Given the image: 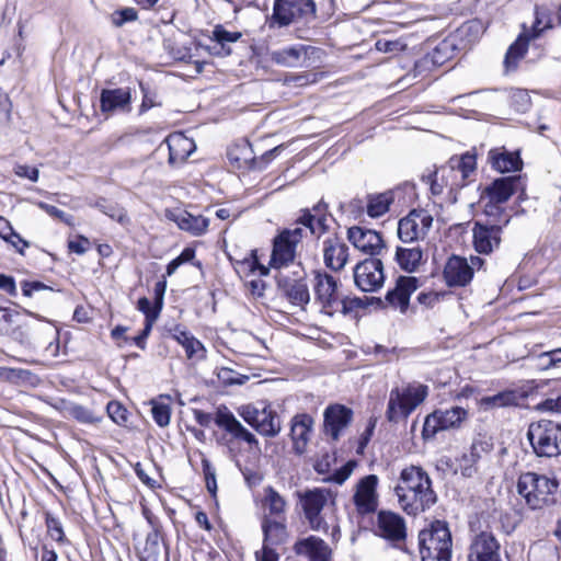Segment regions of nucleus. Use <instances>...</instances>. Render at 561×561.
I'll return each mask as SVG.
<instances>
[{
    "mask_svg": "<svg viewBox=\"0 0 561 561\" xmlns=\"http://www.w3.org/2000/svg\"><path fill=\"white\" fill-rule=\"evenodd\" d=\"M237 412L262 436L275 437L282 430L280 419L270 404H244L239 407Z\"/></svg>",
    "mask_w": 561,
    "mask_h": 561,
    "instance_id": "1a4fd4ad",
    "label": "nucleus"
},
{
    "mask_svg": "<svg viewBox=\"0 0 561 561\" xmlns=\"http://www.w3.org/2000/svg\"><path fill=\"white\" fill-rule=\"evenodd\" d=\"M500 549L501 545L494 534L482 530L471 537L467 561H502Z\"/></svg>",
    "mask_w": 561,
    "mask_h": 561,
    "instance_id": "f8f14e48",
    "label": "nucleus"
},
{
    "mask_svg": "<svg viewBox=\"0 0 561 561\" xmlns=\"http://www.w3.org/2000/svg\"><path fill=\"white\" fill-rule=\"evenodd\" d=\"M456 45L450 39L440 42L431 53V60L434 65L442 66L454 57Z\"/></svg>",
    "mask_w": 561,
    "mask_h": 561,
    "instance_id": "3c124183",
    "label": "nucleus"
},
{
    "mask_svg": "<svg viewBox=\"0 0 561 561\" xmlns=\"http://www.w3.org/2000/svg\"><path fill=\"white\" fill-rule=\"evenodd\" d=\"M39 207L49 216L57 218L69 226L72 225L73 217L65 213L64 210L59 209L58 207L46 203H39Z\"/></svg>",
    "mask_w": 561,
    "mask_h": 561,
    "instance_id": "bf43d9fd",
    "label": "nucleus"
},
{
    "mask_svg": "<svg viewBox=\"0 0 561 561\" xmlns=\"http://www.w3.org/2000/svg\"><path fill=\"white\" fill-rule=\"evenodd\" d=\"M428 396V387L419 381L393 387L389 392L386 419L390 423L405 421Z\"/></svg>",
    "mask_w": 561,
    "mask_h": 561,
    "instance_id": "7ed1b4c3",
    "label": "nucleus"
},
{
    "mask_svg": "<svg viewBox=\"0 0 561 561\" xmlns=\"http://www.w3.org/2000/svg\"><path fill=\"white\" fill-rule=\"evenodd\" d=\"M313 49L311 46L296 45L271 53V60L283 67L306 66L308 51Z\"/></svg>",
    "mask_w": 561,
    "mask_h": 561,
    "instance_id": "bb28decb",
    "label": "nucleus"
},
{
    "mask_svg": "<svg viewBox=\"0 0 561 561\" xmlns=\"http://www.w3.org/2000/svg\"><path fill=\"white\" fill-rule=\"evenodd\" d=\"M280 294L291 304L302 305L309 301V291L305 283H277Z\"/></svg>",
    "mask_w": 561,
    "mask_h": 561,
    "instance_id": "c03bdc74",
    "label": "nucleus"
},
{
    "mask_svg": "<svg viewBox=\"0 0 561 561\" xmlns=\"http://www.w3.org/2000/svg\"><path fill=\"white\" fill-rule=\"evenodd\" d=\"M240 32L227 31L222 25L218 24L213 30L210 39L214 42L213 45L207 46L209 54L219 57H226L231 54V48L228 46L230 43H236L241 38Z\"/></svg>",
    "mask_w": 561,
    "mask_h": 561,
    "instance_id": "c756f323",
    "label": "nucleus"
},
{
    "mask_svg": "<svg viewBox=\"0 0 561 561\" xmlns=\"http://www.w3.org/2000/svg\"><path fill=\"white\" fill-rule=\"evenodd\" d=\"M394 493L400 507L409 515L415 516L437 502L428 473L419 466L411 465L401 470Z\"/></svg>",
    "mask_w": 561,
    "mask_h": 561,
    "instance_id": "f03ea898",
    "label": "nucleus"
},
{
    "mask_svg": "<svg viewBox=\"0 0 561 561\" xmlns=\"http://www.w3.org/2000/svg\"><path fill=\"white\" fill-rule=\"evenodd\" d=\"M472 277L473 267L465 257L453 255L448 259L444 268L445 280H471Z\"/></svg>",
    "mask_w": 561,
    "mask_h": 561,
    "instance_id": "c9c22d12",
    "label": "nucleus"
},
{
    "mask_svg": "<svg viewBox=\"0 0 561 561\" xmlns=\"http://www.w3.org/2000/svg\"><path fill=\"white\" fill-rule=\"evenodd\" d=\"M422 561H451V534L445 522L435 520L419 534Z\"/></svg>",
    "mask_w": 561,
    "mask_h": 561,
    "instance_id": "39448f33",
    "label": "nucleus"
},
{
    "mask_svg": "<svg viewBox=\"0 0 561 561\" xmlns=\"http://www.w3.org/2000/svg\"><path fill=\"white\" fill-rule=\"evenodd\" d=\"M559 482L554 478L536 472L522 473L517 491L531 510H542L556 503Z\"/></svg>",
    "mask_w": 561,
    "mask_h": 561,
    "instance_id": "20e7f679",
    "label": "nucleus"
},
{
    "mask_svg": "<svg viewBox=\"0 0 561 561\" xmlns=\"http://www.w3.org/2000/svg\"><path fill=\"white\" fill-rule=\"evenodd\" d=\"M483 33V25L479 20H470L465 22L457 30V36L467 44L477 42Z\"/></svg>",
    "mask_w": 561,
    "mask_h": 561,
    "instance_id": "8fccbe9b",
    "label": "nucleus"
},
{
    "mask_svg": "<svg viewBox=\"0 0 561 561\" xmlns=\"http://www.w3.org/2000/svg\"><path fill=\"white\" fill-rule=\"evenodd\" d=\"M416 209H412L408 216L401 218L398 222V237L403 242H412L422 236L420 224L415 219Z\"/></svg>",
    "mask_w": 561,
    "mask_h": 561,
    "instance_id": "58836bf2",
    "label": "nucleus"
},
{
    "mask_svg": "<svg viewBox=\"0 0 561 561\" xmlns=\"http://www.w3.org/2000/svg\"><path fill=\"white\" fill-rule=\"evenodd\" d=\"M520 191L519 198L525 194V182L520 175H508L495 179L484 187L481 198L506 203L511 196Z\"/></svg>",
    "mask_w": 561,
    "mask_h": 561,
    "instance_id": "2eb2a0df",
    "label": "nucleus"
},
{
    "mask_svg": "<svg viewBox=\"0 0 561 561\" xmlns=\"http://www.w3.org/2000/svg\"><path fill=\"white\" fill-rule=\"evenodd\" d=\"M547 18V10L536 7L535 22L531 30L528 31L526 26L523 25V32L518 35L515 42L510 45L505 54L504 67L506 72L516 70L518 60H520L527 53L530 39L539 37L546 28L552 27L550 20H547L543 24V19Z\"/></svg>",
    "mask_w": 561,
    "mask_h": 561,
    "instance_id": "0eeeda50",
    "label": "nucleus"
},
{
    "mask_svg": "<svg viewBox=\"0 0 561 561\" xmlns=\"http://www.w3.org/2000/svg\"><path fill=\"white\" fill-rule=\"evenodd\" d=\"M106 411L112 421L117 425H125L127 423L128 411L122 403L111 401L106 405Z\"/></svg>",
    "mask_w": 561,
    "mask_h": 561,
    "instance_id": "4d7b16f0",
    "label": "nucleus"
},
{
    "mask_svg": "<svg viewBox=\"0 0 561 561\" xmlns=\"http://www.w3.org/2000/svg\"><path fill=\"white\" fill-rule=\"evenodd\" d=\"M151 414L154 422L160 426L164 427L170 424L171 420V408L169 404L160 402L158 400H151Z\"/></svg>",
    "mask_w": 561,
    "mask_h": 561,
    "instance_id": "864d4df0",
    "label": "nucleus"
},
{
    "mask_svg": "<svg viewBox=\"0 0 561 561\" xmlns=\"http://www.w3.org/2000/svg\"><path fill=\"white\" fill-rule=\"evenodd\" d=\"M518 400L519 397L515 391L506 390L494 396L483 397L480 404L485 409L506 408L517 405Z\"/></svg>",
    "mask_w": 561,
    "mask_h": 561,
    "instance_id": "a18cd8bd",
    "label": "nucleus"
},
{
    "mask_svg": "<svg viewBox=\"0 0 561 561\" xmlns=\"http://www.w3.org/2000/svg\"><path fill=\"white\" fill-rule=\"evenodd\" d=\"M169 219L174 221L178 227L193 236H202L206 233L209 219L202 215H193L184 209H176L169 214Z\"/></svg>",
    "mask_w": 561,
    "mask_h": 561,
    "instance_id": "5701e85b",
    "label": "nucleus"
},
{
    "mask_svg": "<svg viewBox=\"0 0 561 561\" xmlns=\"http://www.w3.org/2000/svg\"><path fill=\"white\" fill-rule=\"evenodd\" d=\"M416 221L420 224V229H422V236H424L428 229L432 227L433 218L430 214H427L424 209H416Z\"/></svg>",
    "mask_w": 561,
    "mask_h": 561,
    "instance_id": "338daca9",
    "label": "nucleus"
},
{
    "mask_svg": "<svg viewBox=\"0 0 561 561\" xmlns=\"http://www.w3.org/2000/svg\"><path fill=\"white\" fill-rule=\"evenodd\" d=\"M46 525H47L48 533L50 534V536L55 540L61 541L62 537H64V531H62V528H61V525H60L59 520L56 519L55 517H51V516L48 515L46 517Z\"/></svg>",
    "mask_w": 561,
    "mask_h": 561,
    "instance_id": "69168bd1",
    "label": "nucleus"
},
{
    "mask_svg": "<svg viewBox=\"0 0 561 561\" xmlns=\"http://www.w3.org/2000/svg\"><path fill=\"white\" fill-rule=\"evenodd\" d=\"M330 496L331 492L325 489L309 490L300 496L304 513L311 529L317 531L325 529L327 523L321 516V511L328 503Z\"/></svg>",
    "mask_w": 561,
    "mask_h": 561,
    "instance_id": "ddd939ff",
    "label": "nucleus"
},
{
    "mask_svg": "<svg viewBox=\"0 0 561 561\" xmlns=\"http://www.w3.org/2000/svg\"><path fill=\"white\" fill-rule=\"evenodd\" d=\"M171 336L184 348L187 359L201 362L206 358V348L192 333L180 325L170 330Z\"/></svg>",
    "mask_w": 561,
    "mask_h": 561,
    "instance_id": "b1692460",
    "label": "nucleus"
},
{
    "mask_svg": "<svg viewBox=\"0 0 561 561\" xmlns=\"http://www.w3.org/2000/svg\"><path fill=\"white\" fill-rule=\"evenodd\" d=\"M138 19V12L134 8H122L111 14V22L115 27H122L125 23L134 22Z\"/></svg>",
    "mask_w": 561,
    "mask_h": 561,
    "instance_id": "5fc2aeb1",
    "label": "nucleus"
},
{
    "mask_svg": "<svg viewBox=\"0 0 561 561\" xmlns=\"http://www.w3.org/2000/svg\"><path fill=\"white\" fill-rule=\"evenodd\" d=\"M527 436L539 457H556L561 454V423L550 420L531 423Z\"/></svg>",
    "mask_w": 561,
    "mask_h": 561,
    "instance_id": "423d86ee",
    "label": "nucleus"
},
{
    "mask_svg": "<svg viewBox=\"0 0 561 561\" xmlns=\"http://www.w3.org/2000/svg\"><path fill=\"white\" fill-rule=\"evenodd\" d=\"M14 173L19 178L28 179L32 182H36L38 180V174H39L37 168H33V167H28V165H24V164H16L14 167Z\"/></svg>",
    "mask_w": 561,
    "mask_h": 561,
    "instance_id": "0e129e2a",
    "label": "nucleus"
},
{
    "mask_svg": "<svg viewBox=\"0 0 561 561\" xmlns=\"http://www.w3.org/2000/svg\"><path fill=\"white\" fill-rule=\"evenodd\" d=\"M323 256L327 267L339 271L344 267L347 261L348 248L337 238H329L324 242Z\"/></svg>",
    "mask_w": 561,
    "mask_h": 561,
    "instance_id": "7c9ffc66",
    "label": "nucleus"
},
{
    "mask_svg": "<svg viewBox=\"0 0 561 561\" xmlns=\"http://www.w3.org/2000/svg\"><path fill=\"white\" fill-rule=\"evenodd\" d=\"M467 416V410L461 407L435 410L425 417L422 436L424 439H431L440 431L459 427Z\"/></svg>",
    "mask_w": 561,
    "mask_h": 561,
    "instance_id": "9b49d317",
    "label": "nucleus"
},
{
    "mask_svg": "<svg viewBox=\"0 0 561 561\" xmlns=\"http://www.w3.org/2000/svg\"><path fill=\"white\" fill-rule=\"evenodd\" d=\"M449 291H430V293H421L417 297L419 301L423 305H426L428 307H433L434 304L440 299H444L447 295H449Z\"/></svg>",
    "mask_w": 561,
    "mask_h": 561,
    "instance_id": "e2e57ef3",
    "label": "nucleus"
},
{
    "mask_svg": "<svg viewBox=\"0 0 561 561\" xmlns=\"http://www.w3.org/2000/svg\"><path fill=\"white\" fill-rule=\"evenodd\" d=\"M353 411L344 405H330L324 411V432L333 440H337L341 432L348 426Z\"/></svg>",
    "mask_w": 561,
    "mask_h": 561,
    "instance_id": "aec40b11",
    "label": "nucleus"
},
{
    "mask_svg": "<svg viewBox=\"0 0 561 561\" xmlns=\"http://www.w3.org/2000/svg\"><path fill=\"white\" fill-rule=\"evenodd\" d=\"M377 534L393 542H403L407 537V527L403 517L389 511H380L377 516Z\"/></svg>",
    "mask_w": 561,
    "mask_h": 561,
    "instance_id": "f3484780",
    "label": "nucleus"
},
{
    "mask_svg": "<svg viewBox=\"0 0 561 561\" xmlns=\"http://www.w3.org/2000/svg\"><path fill=\"white\" fill-rule=\"evenodd\" d=\"M480 459L478 446L473 444L468 453H465L458 460V470L463 477L470 478L477 472L476 465Z\"/></svg>",
    "mask_w": 561,
    "mask_h": 561,
    "instance_id": "09e8293b",
    "label": "nucleus"
},
{
    "mask_svg": "<svg viewBox=\"0 0 561 561\" xmlns=\"http://www.w3.org/2000/svg\"><path fill=\"white\" fill-rule=\"evenodd\" d=\"M131 102L129 89H103L100 94V107L102 113H112L125 110Z\"/></svg>",
    "mask_w": 561,
    "mask_h": 561,
    "instance_id": "c85d7f7f",
    "label": "nucleus"
},
{
    "mask_svg": "<svg viewBox=\"0 0 561 561\" xmlns=\"http://www.w3.org/2000/svg\"><path fill=\"white\" fill-rule=\"evenodd\" d=\"M377 484L378 477L375 474L366 476L358 481L354 494V503L360 514L373 513L377 508Z\"/></svg>",
    "mask_w": 561,
    "mask_h": 561,
    "instance_id": "a211bd4d",
    "label": "nucleus"
},
{
    "mask_svg": "<svg viewBox=\"0 0 561 561\" xmlns=\"http://www.w3.org/2000/svg\"><path fill=\"white\" fill-rule=\"evenodd\" d=\"M24 316L19 311L0 307V335H10L18 342H24L26 336L22 330Z\"/></svg>",
    "mask_w": 561,
    "mask_h": 561,
    "instance_id": "a878e982",
    "label": "nucleus"
},
{
    "mask_svg": "<svg viewBox=\"0 0 561 561\" xmlns=\"http://www.w3.org/2000/svg\"><path fill=\"white\" fill-rule=\"evenodd\" d=\"M382 262L378 259L365 260L354 268V280H385Z\"/></svg>",
    "mask_w": 561,
    "mask_h": 561,
    "instance_id": "e433bc0d",
    "label": "nucleus"
},
{
    "mask_svg": "<svg viewBox=\"0 0 561 561\" xmlns=\"http://www.w3.org/2000/svg\"><path fill=\"white\" fill-rule=\"evenodd\" d=\"M287 232H280L274 238L268 266L260 262L256 250H253L250 256L240 263L241 267L252 274L257 271L260 276H267L270 268L276 270V280H305L306 272L301 263L296 261V247L287 240Z\"/></svg>",
    "mask_w": 561,
    "mask_h": 561,
    "instance_id": "f257e3e1",
    "label": "nucleus"
},
{
    "mask_svg": "<svg viewBox=\"0 0 561 561\" xmlns=\"http://www.w3.org/2000/svg\"><path fill=\"white\" fill-rule=\"evenodd\" d=\"M22 330L26 340L20 342L21 344L51 345L59 339L58 328L53 322L39 318L27 319L24 316Z\"/></svg>",
    "mask_w": 561,
    "mask_h": 561,
    "instance_id": "4468645a",
    "label": "nucleus"
},
{
    "mask_svg": "<svg viewBox=\"0 0 561 561\" xmlns=\"http://www.w3.org/2000/svg\"><path fill=\"white\" fill-rule=\"evenodd\" d=\"M502 226L497 221L482 222L474 221L472 228L473 247L480 254H490L501 243Z\"/></svg>",
    "mask_w": 561,
    "mask_h": 561,
    "instance_id": "dca6fc26",
    "label": "nucleus"
},
{
    "mask_svg": "<svg viewBox=\"0 0 561 561\" xmlns=\"http://www.w3.org/2000/svg\"><path fill=\"white\" fill-rule=\"evenodd\" d=\"M255 557L256 561H278V554L273 547L265 545H263L261 551H256Z\"/></svg>",
    "mask_w": 561,
    "mask_h": 561,
    "instance_id": "774afa93",
    "label": "nucleus"
},
{
    "mask_svg": "<svg viewBox=\"0 0 561 561\" xmlns=\"http://www.w3.org/2000/svg\"><path fill=\"white\" fill-rule=\"evenodd\" d=\"M313 421L307 414L295 416L293 420L290 435L294 443V449L297 454L305 453L310 438Z\"/></svg>",
    "mask_w": 561,
    "mask_h": 561,
    "instance_id": "2f4dec72",
    "label": "nucleus"
},
{
    "mask_svg": "<svg viewBox=\"0 0 561 561\" xmlns=\"http://www.w3.org/2000/svg\"><path fill=\"white\" fill-rule=\"evenodd\" d=\"M286 518H271L270 516H263L262 530L264 534L265 546H278L287 539V527Z\"/></svg>",
    "mask_w": 561,
    "mask_h": 561,
    "instance_id": "72a5a7b5",
    "label": "nucleus"
},
{
    "mask_svg": "<svg viewBox=\"0 0 561 561\" xmlns=\"http://www.w3.org/2000/svg\"><path fill=\"white\" fill-rule=\"evenodd\" d=\"M422 250L420 248H401L398 247L396 251V261L401 270L407 273H413L422 261Z\"/></svg>",
    "mask_w": 561,
    "mask_h": 561,
    "instance_id": "ea45409f",
    "label": "nucleus"
},
{
    "mask_svg": "<svg viewBox=\"0 0 561 561\" xmlns=\"http://www.w3.org/2000/svg\"><path fill=\"white\" fill-rule=\"evenodd\" d=\"M393 202V193L387 191L379 194L368 195L367 214L371 218L385 215Z\"/></svg>",
    "mask_w": 561,
    "mask_h": 561,
    "instance_id": "a19ab883",
    "label": "nucleus"
},
{
    "mask_svg": "<svg viewBox=\"0 0 561 561\" xmlns=\"http://www.w3.org/2000/svg\"><path fill=\"white\" fill-rule=\"evenodd\" d=\"M194 257L195 250L193 248H185L179 256H176L167 265L165 273L162 274V280H165L168 276H171L180 265L191 262Z\"/></svg>",
    "mask_w": 561,
    "mask_h": 561,
    "instance_id": "6e6d98bb",
    "label": "nucleus"
},
{
    "mask_svg": "<svg viewBox=\"0 0 561 561\" xmlns=\"http://www.w3.org/2000/svg\"><path fill=\"white\" fill-rule=\"evenodd\" d=\"M316 15L313 0H275L273 19L279 26L299 21H309Z\"/></svg>",
    "mask_w": 561,
    "mask_h": 561,
    "instance_id": "9d476101",
    "label": "nucleus"
},
{
    "mask_svg": "<svg viewBox=\"0 0 561 561\" xmlns=\"http://www.w3.org/2000/svg\"><path fill=\"white\" fill-rule=\"evenodd\" d=\"M195 421L204 427H208L214 420L216 425L224 428L233 439L243 440L250 446L259 447V440L254 434L245 428L227 407H219L215 417L202 410H194Z\"/></svg>",
    "mask_w": 561,
    "mask_h": 561,
    "instance_id": "6e6552de",
    "label": "nucleus"
},
{
    "mask_svg": "<svg viewBox=\"0 0 561 561\" xmlns=\"http://www.w3.org/2000/svg\"><path fill=\"white\" fill-rule=\"evenodd\" d=\"M347 239L356 249L370 255L378 254L385 247L379 232L358 226L348 228Z\"/></svg>",
    "mask_w": 561,
    "mask_h": 561,
    "instance_id": "6ab92c4d",
    "label": "nucleus"
},
{
    "mask_svg": "<svg viewBox=\"0 0 561 561\" xmlns=\"http://www.w3.org/2000/svg\"><path fill=\"white\" fill-rule=\"evenodd\" d=\"M513 103L517 111L526 112L530 106V98L524 90H517L512 95Z\"/></svg>",
    "mask_w": 561,
    "mask_h": 561,
    "instance_id": "680f3d73",
    "label": "nucleus"
},
{
    "mask_svg": "<svg viewBox=\"0 0 561 561\" xmlns=\"http://www.w3.org/2000/svg\"><path fill=\"white\" fill-rule=\"evenodd\" d=\"M262 506L264 508V516H270L271 518H286L287 502L273 486H266L264 489Z\"/></svg>",
    "mask_w": 561,
    "mask_h": 561,
    "instance_id": "f704fd0d",
    "label": "nucleus"
},
{
    "mask_svg": "<svg viewBox=\"0 0 561 561\" xmlns=\"http://www.w3.org/2000/svg\"><path fill=\"white\" fill-rule=\"evenodd\" d=\"M295 551L298 556L310 561H331L332 550L328 543L319 537L309 536L296 542Z\"/></svg>",
    "mask_w": 561,
    "mask_h": 561,
    "instance_id": "412c9836",
    "label": "nucleus"
},
{
    "mask_svg": "<svg viewBox=\"0 0 561 561\" xmlns=\"http://www.w3.org/2000/svg\"><path fill=\"white\" fill-rule=\"evenodd\" d=\"M451 168L461 173L463 181L469 179V176L476 171L477 168L476 156L470 152L463 153L456 161L451 159Z\"/></svg>",
    "mask_w": 561,
    "mask_h": 561,
    "instance_id": "603ef678",
    "label": "nucleus"
},
{
    "mask_svg": "<svg viewBox=\"0 0 561 561\" xmlns=\"http://www.w3.org/2000/svg\"><path fill=\"white\" fill-rule=\"evenodd\" d=\"M165 142L169 150V164L174 167L183 163L192 153L195 148L194 142L185 137L183 134L170 135Z\"/></svg>",
    "mask_w": 561,
    "mask_h": 561,
    "instance_id": "cd10ccee",
    "label": "nucleus"
},
{
    "mask_svg": "<svg viewBox=\"0 0 561 561\" xmlns=\"http://www.w3.org/2000/svg\"><path fill=\"white\" fill-rule=\"evenodd\" d=\"M416 283H397L393 290L388 291L386 299L394 307H399L404 312L409 306L410 295L417 287Z\"/></svg>",
    "mask_w": 561,
    "mask_h": 561,
    "instance_id": "79ce46f5",
    "label": "nucleus"
},
{
    "mask_svg": "<svg viewBox=\"0 0 561 561\" xmlns=\"http://www.w3.org/2000/svg\"><path fill=\"white\" fill-rule=\"evenodd\" d=\"M488 160L491 167L500 173L520 171L523 168L519 152H512L504 148L490 150Z\"/></svg>",
    "mask_w": 561,
    "mask_h": 561,
    "instance_id": "393cba45",
    "label": "nucleus"
},
{
    "mask_svg": "<svg viewBox=\"0 0 561 561\" xmlns=\"http://www.w3.org/2000/svg\"><path fill=\"white\" fill-rule=\"evenodd\" d=\"M356 466V461L350 460L339 470H336L333 474L329 476L328 478H324V481L342 484L350 478Z\"/></svg>",
    "mask_w": 561,
    "mask_h": 561,
    "instance_id": "13d9d810",
    "label": "nucleus"
},
{
    "mask_svg": "<svg viewBox=\"0 0 561 561\" xmlns=\"http://www.w3.org/2000/svg\"><path fill=\"white\" fill-rule=\"evenodd\" d=\"M149 524L152 526V530L147 535L145 547L142 550L144 561H159L161 556L162 547L160 543L161 536L158 527L153 523V518L146 514Z\"/></svg>",
    "mask_w": 561,
    "mask_h": 561,
    "instance_id": "4c0bfd02",
    "label": "nucleus"
},
{
    "mask_svg": "<svg viewBox=\"0 0 561 561\" xmlns=\"http://www.w3.org/2000/svg\"><path fill=\"white\" fill-rule=\"evenodd\" d=\"M10 243L20 254H24V249L30 247V242L24 240L18 232L11 227V231H8L3 239Z\"/></svg>",
    "mask_w": 561,
    "mask_h": 561,
    "instance_id": "052dcab7",
    "label": "nucleus"
},
{
    "mask_svg": "<svg viewBox=\"0 0 561 561\" xmlns=\"http://www.w3.org/2000/svg\"><path fill=\"white\" fill-rule=\"evenodd\" d=\"M337 284L339 283H317L316 293L318 298L330 307L339 301L343 305L344 309H347V304H350V309L366 307L368 297L365 296L364 298L353 299L344 298L337 293Z\"/></svg>",
    "mask_w": 561,
    "mask_h": 561,
    "instance_id": "4be33fe9",
    "label": "nucleus"
},
{
    "mask_svg": "<svg viewBox=\"0 0 561 561\" xmlns=\"http://www.w3.org/2000/svg\"><path fill=\"white\" fill-rule=\"evenodd\" d=\"M36 376L30 370L22 368L0 367V381L13 385L33 383Z\"/></svg>",
    "mask_w": 561,
    "mask_h": 561,
    "instance_id": "49530a36",
    "label": "nucleus"
},
{
    "mask_svg": "<svg viewBox=\"0 0 561 561\" xmlns=\"http://www.w3.org/2000/svg\"><path fill=\"white\" fill-rule=\"evenodd\" d=\"M89 205L98 208L104 215L108 216L113 220H116L121 225H126L129 222V218L125 208L121 207L116 203L107 201L104 197H99L94 203H89Z\"/></svg>",
    "mask_w": 561,
    "mask_h": 561,
    "instance_id": "37998d69",
    "label": "nucleus"
},
{
    "mask_svg": "<svg viewBox=\"0 0 561 561\" xmlns=\"http://www.w3.org/2000/svg\"><path fill=\"white\" fill-rule=\"evenodd\" d=\"M70 417L81 424L96 425L103 420V415L92 408L75 403L70 410Z\"/></svg>",
    "mask_w": 561,
    "mask_h": 561,
    "instance_id": "de8ad7c7",
    "label": "nucleus"
},
{
    "mask_svg": "<svg viewBox=\"0 0 561 561\" xmlns=\"http://www.w3.org/2000/svg\"><path fill=\"white\" fill-rule=\"evenodd\" d=\"M167 290V283H156L153 288V297H141L137 302V309L145 314V321H149L154 317V322L158 320L160 312L163 308V298Z\"/></svg>",
    "mask_w": 561,
    "mask_h": 561,
    "instance_id": "473e14b6",
    "label": "nucleus"
}]
</instances>
